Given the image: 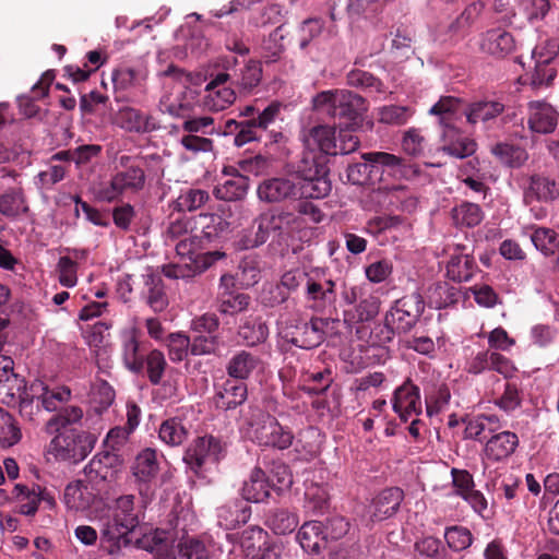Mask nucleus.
<instances>
[{"mask_svg": "<svg viewBox=\"0 0 559 559\" xmlns=\"http://www.w3.org/2000/svg\"><path fill=\"white\" fill-rule=\"evenodd\" d=\"M139 525L134 496L124 495L116 499L106 515L100 518V546L109 555L120 551L121 540Z\"/></svg>", "mask_w": 559, "mask_h": 559, "instance_id": "obj_1", "label": "nucleus"}, {"mask_svg": "<svg viewBox=\"0 0 559 559\" xmlns=\"http://www.w3.org/2000/svg\"><path fill=\"white\" fill-rule=\"evenodd\" d=\"M364 163H355L347 167V179L353 185H365L373 177L386 174L395 179L407 178L413 170L402 158L385 152H370L362 155Z\"/></svg>", "mask_w": 559, "mask_h": 559, "instance_id": "obj_2", "label": "nucleus"}, {"mask_svg": "<svg viewBox=\"0 0 559 559\" xmlns=\"http://www.w3.org/2000/svg\"><path fill=\"white\" fill-rule=\"evenodd\" d=\"M246 436L261 447H272L281 450L292 445L294 436L284 428L275 417L259 407H250L243 418Z\"/></svg>", "mask_w": 559, "mask_h": 559, "instance_id": "obj_3", "label": "nucleus"}, {"mask_svg": "<svg viewBox=\"0 0 559 559\" xmlns=\"http://www.w3.org/2000/svg\"><path fill=\"white\" fill-rule=\"evenodd\" d=\"M198 248L197 237L189 236L180 239L176 245V252L180 257V261L165 265L163 267L164 275L175 280H188L201 274L224 257V253L219 251L198 253Z\"/></svg>", "mask_w": 559, "mask_h": 559, "instance_id": "obj_4", "label": "nucleus"}, {"mask_svg": "<svg viewBox=\"0 0 559 559\" xmlns=\"http://www.w3.org/2000/svg\"><path fill=\"white\" fill-rule=\"evenodd\" d=\"M47 445V452L57 461L81 462L93 450L94 435L76 428L56 431Z\"/></svg>", "mask_w": 559, "mask_h": 559, "instance_id": "obj_5", "label": "nucleus"}, {"mask_svg": "<svg viewBox=\"0 0 559 559\" xmlns=\"http://www.w3.org/2000/svg\"><path fill=\"white\" fill-rule=\"evenodd\" d=\"M316 110L333 118H346L355 121L367 110L365 99L349 91H324L313 98Z\"/></svg>", "mask_w": 559, "mask_h": 559, "instance_id": "obj_6", "label": "nucleus"}, {"mask_svg": "<svg viewBox=\"0 0 559 559\" xmlns=\"http://www.w3.org/2000/svg\"><path fill=\"white\" fill-rule=\"evenodd\" d=\"M403 498V491L397 487L384 489L366 507L361 514V522L366 526H371L393 516L397 512Z\"/></svg>", "mask_w": 559, "mask_h": 559, "instance_id": "obj_7", "label": "nucleus"}, {"mask_svg": "<svg viewBox=\"0 0 559 559\" xmlns=\"http://www.w3.org/2000/svg\"><path fill=\"white\" fill-rule=\"evenodd\" d=\"M223 454V445L213 436L197 438L187 449L185 462L191 469L198 472L206 463H216Z\"/></svg>", "mask_w": 559, "mask_h": 559, "instance_id": "obj_8", "label": "nucleus"}, {"mask_svg": "<svg viewBox=\"0 0 559 559\" xmlns=\"http://www.w3.org/2000/svg\"><path fill=\"white\" fill-rule=\"evenodd\" d=\"M227 53L216 64L221 70L241 68L242 70H261V62L251 55L250 48L237 37H228L225 41Z\"/></svg>", "mask_w": 559, "mask_h": 559, "instance_id": "obj_9", "label": "nucleus"}, {"mask_svg": "<svg viewBox=\"0 0 559 559\" xmlns=\"http://www.w3.org/2000/svg\"><path fill=\"white\" fill-rule=\"evenodd\" d=\"M297 176L267 178L258 186V198L266 203H280L297 199Z\"/></svg>", "mask_w": 559, "mask_h": 559, "instance_id": "obj_10", "label": "nucleus"}, {"mask_svg": "<svg viewBox=\"0 0 559 559\" xmlns=\"http://www.w3.org/2000/svg\"><path fill=\"white\" fill-rule=\"evenodd\" d=\"M466 370L473 374H480L486 371H496L504 378H509L514 373L515 367L509 358L498 352L481 350L467 361Z\"/></svg>", "mask_w": 559, "mask_h": 559, "instance_id": "obj_11", "label": "nucleus"}, {"mask_svg": "<svg viewBox=\"0 0 559 559\" xmlns=\"http://www.w3.org/2000/svg\"><path fill=\"white\" fill-rule=\"evenodd\" d=\"M228 79L229 75L226 72H219L215 79L207 83L203 96V105L209 110L221 111L235 102V91L226 85Z\"/></svg>", "mask_w": 559, "mask_h": 559, "instance_id": "obj_12", "label": "nucleus"}, {"mask_svg": "<svg viewBox=\"0 0 559 559\" xmlns=\"http://www.w3.org/2000/svg\"><path fill=\"white\" fill-rule=\"evenodd\" d=\"M392 407L403 421L418 416L421 413L419 389L409 381L404 382L394 391Z\"/></svg>", "mask_w": 559, "mask_h": 559, "instance_id": "obj_13", "label": "nucleus"}, {"mask_svg": "<svg viewBox=\"0 0 559 559\" xmlns=\"http://www.w3.org/2000/svg\"><path fill=\"white\" fill-rule=\"evenodd\" d=\"M306 299L316 311H323L335 301V283L330 278L308 276L306 281Z\"/></svg>", "mask_w": 559, "mask_h": 559, "instance_id": "obj_14", "label": "nucleus"}, {"mask_svg": "<svg viewBox=\"0 0 559 559\" xmlns=\"http://www.w3.org/2000/svg\"><path fill=\"white\" fill-rule=\"evenodd\" d=\"M441 146L440 151L455 158H465L476 151V143L462 135L454 123L441 126Z\"/></svg>", "mask_w": 559, "mask_h": 559, "instance_id": "obj_15", "label": "nucleus"}, {"mask_svg": "<svg viewBox=\"0 0 559 559\" xmlns=\"http://www.w3.org/2000/svg\"><path fill=\"white\" fill-rule=\"evenodd\" d=\"M558 122V114L554 107L545 102L534 100L528 103L527 123L532 132L551 133Z\"/></svg>", "mask_w": 559, "mask_h": 559, "instance_id": "obj_16", "label": "nucleus"}, {"mask_svg": "<svg viewBox=\"0 0 559 559\" xmlns=\"http://www.w3.org/2000/svg\"><path fill=\"white\" fill-rule=\"evenodd\" d=\"M29 392L40 402L47 412H56L71 399V390L68 386L49 388L43 381L36 380L29 386Z\"/></svg>", "mask_w": 559, "mask_h": 559, "instance_id": "obj_17", "label": "nucleus"}, {"mask_svg": "<svg viewBox=\"0 0 559 559\" xmlns=\"http://www.w3.org/2000/svg\"><path fill=\"white\" fill-rule=\"evenodd\" d=\"M121 353L128 370L134 373L144 370V357L140 354V331L136 326L121 332Z\"/></svg>", "mask_w": 559, "mask_h": 559, "instance_id": "obj_18", "label": "nucleus"}, {"mask_svg": "<svg viewBox=\"0 0 559 559\" xmlns=\"http://www.w3.org/2000/svg\"><path fill=\"white\" fill-rule=\"evenodd\" d=\"M301 139L310 151H320L329 155H336L335 129L330 126L319 124L305 130Z\"/></svg>", "mask_w": 559, "mask_h": 559, "instance_id": "obj_19", "label": "nucleus"}, {"mask_svg": "<svg viewBox=\"0 0 559 559\" xmlns=\"http://www.w3.org/2000/svg\"><path fill=\"white\" fill-rule=\"evenodd\" d=\"M323 321L313 318L310 322L302 323L296 328V331L289 336L285 333L284 337L297 347L311 349L319 346L324 340Z\"/></svg>", "mask_w": 559, "mask_h": 559, "instance_id": "obj_20", "label": "nucleus"}, {"mask_svg": "<svg viewBox=\"0 0 559 559\" xmlns=\"http://www.w3.org/2000/svg\"><path fill=\"white\" fill-rule=\"evenodd\" d=\"M559 195V183L545 175L535 174L528 179L524 192V202L531 205L533 201L549 202Z\"/></svg>", "mask_w": 559, "mask_h": 559, "instance_id": "obj_21", "label": "nucleus"}, {"mask_svg": "<svg viewBox=\"0 0 559 559\" xmlns=\"http://www.w3.org/2000/svg\"><path fill=\"white\" fill-rule=\"evenodd\" d=\"M114 122L121 129L135 133L151 132L156 128L151 116L129 106H123L116 112Z\"/></svg>", "mask_w": 559, "mask_h": 559, "instance_id": "obj_22", "label": "nucleus"}, {"mask_svg": "<svg viewBox=\"0 0 559 559\" xmlns=\"http://www.w3.org/2000/svg\"><path fill=\"white\" fill-rule=\"evenodd\" d=\"M248 396L247 384L242 381L227 379L214 395L215 406L223 411L235 409L241 405Z\"/></svg>", "mask_w": 559, "mask_h": 559, "instance_id": "obj_23", "label": "nucleus"}, {"mask_svg": "<svg viewBox=\"0 0 559 559\" xmlns=\"http://www.w3.org/2000/svg\"><path fill=\"white\" fill-rule=\"evenodd\" d=\"M518 444L519 438L514 432L501 431L489 438L485 444L484 454L486 459L499 462L509 457Z\"/></svg>", "mask_w": 559, "mask_h": 559, "instance_id": "obj_24", "label": "nucleus"}, {"mask_svg": "<svg viewBox=\"0 0 559 559\" xmlns=\"http://www.w3.org/2000/svg\"><path fill=\"white\" fill-rule=\"evenodd\" d=\"M480 46L483 51L497 58H504L513 51L515 41L512 34L506 29L492 28L484 34Z\"/></svg>", "mask_w": 559, "mask_h": 559, "instance_id": "obj_25", "label": "nucleus"}, {"mask_svg": "<svg viewBox=\"0 0 559 559\" xmlns=\"http://www.w3.org/2000/svg\"><path fill=\"white\" fill-rule=\"evenodd\" d=\"M142 298L154 312H162L168 307V296L159 275L148 273L144 275Z\"/></svg>", "mask_w": 559, "mask_h": 559, "instance_id": "obj_26", "label": "nucleus"}, {"mask_svg": "<svg viewBox=\"0 0 559 559\" xmlns=\"http://www.w3.org/2000/svg\"><path fill=\"white\" fill-rule=\"evenodd\" d=\"M403 192L404 187L401 185L379 187L365 197V207L369 211H380L396 206Z\"/></svg>", "mask_w": 559, "mask_h": 559, "instance_id": "obj_27", "label": "nucleus"}, {"mask_svg": "<svg viewBox=\"0 0 559 559\" xmlns=\"http://www.w3.org/2000/svg\"><path fill=\"white\" fill-rule=\"evenodd\" d=\"M95 495L91 486L82 480L70 483L63 493V502L68 510L84 511L94 502Z\"/></svg>", "mask_w": 559, "mask_h": 559, "instance_id": "obj_28", "label": "nucleus"}, {"mask_svg": "<svg viewBox=\"0 0 559 559\" xmlns=\"http://www.w3.org/2000/svg\"><path fill=\"white\" fill-rule=\"evenodd\" d=\"M379 297L368 294L359 302L344 311V321L352 325L373 320L380 310Z\"/></svg>", "mask_w": 559, "mask_h": 559, "instance_id": "obj_29", "label": "nucleus"}, {"mask_svg": "<svg viewBox=\"0 0 559 559\" xmlns=\"http://www.w3.org/2000/svg\"><path fill=\"white\" fill-rule=\"evenodd\" d=\"M273 236H282L284 234L298 230L302 227V219L296 213L284 210H269L263 212Z\"/></svg>", "mask_w": 559, "mask_h": 559, "instance_id": "obj_30", "label": "nucleus"}, {"mask_svg": "<svg viewBox=\"0 0 559 559\" xmlns=\"http://www.w3.org/2000/svg\"><path fill=\"white\" fill-rule=\"evenodd\" d=\"M297 540L306 552L319 554L325 547L322 524L317 521L304 523L298 531Z\"/></svg>", "mask_w": 559, "mask_h": 559, "instance_id": "obj_31", "label": "nucleus"}, {"mask_svg": "<svg viewBox=\"0 0 559 559\" xmlns=\"http://www.w3.org/2000/svg\"><path fill=\"white\" fill-rule=\"evenodd\" d=\"M27 212V201L21 188H9L0 193V215L15 219Z\"/></svg>", "mask_w": 559, "mask_h": 559, "instance_id": "obj_32", "label": "nucleus"}, {"mask_svg": "<svg viewBox=\"0 0 559 559\" xmlns=\"http://www.w3.org/2000/svg\"><path fill=\"white\" fill-rule=\"evenodd\" d=\"M121 461L116 453L106 451L96 454L88 463L90 474L102 480H111L120 469Z\"/></svg>", "mask_w": 559, "mask_h": 559, "instance_id": "obj_33", "label": "nucleus"}, {"mask_svg": "<svg viewBox=\"0 0 559 559\" xmlns=\"http://www.w3.org/2000/svg\"><path fill=\"white\" fill-rule=\"evenodd\" d=\"M250 518V509L242 500H236L221 507L217 511L218 524L225 530H234Z\"/></svg>", "mask_w": 559, "mask_h": 559, "instance_id": "obj_34", "label": "nucleus"}, {"mask_svg": "<svg viewBox=\"0 0 559 559\" xmlns=\"http://www.w3.org/2000/svg\"><path fill=\"white\" fill-rule=\"evenodd\" d=\"M258 356L247 352L239 350L227 362L226 371L231 380H245L259 366Z\"/></svg>", "mask_w": 559, "mask_h": 559, "instance_id": "obj_35", "label": "nucleus"}, {"mask_svg": "<svg viewBox=\"0 0 559 559\" xmlns=\"http://www.w3.org/2000/svg\"><path fill=\"white\" fill-rule=\"evenodd\" d=\"M83 415L80 406L63 407L46 421L44 430L47 435H53L56 431L74 428L73 426L83 419Z\"/></svg>", "mask_w": 559, "mask_h": 559, "instance_id": "obj_36", "label": "nucleus"}, {"mask_svg": "<svg viewBox=\"0 0 559 559\" xmlns=\"http://www.w3.org/2000/svg\"><path fill=\"white\" fill-rule=\"evenodd\" d=\"M481 207L472 202H461L451 210V218L456 227L473 228L484 219Z\"/></svg>", "mask_w": 559, "mask_h": 559, "instance_id": "obj_37", "label": "nucleus"}, {"mask_svg": "<svg viewBox=\"0 0 559 559\" xmlns=\"http://www.w3.org/2000/svg\"><path fill=\"white\" fill-rule=\"evenodd\" d=\"M271 485L265 478V474L261 468H254L245 481L242 487V496L247 501L262 502L270 495Z\"/></svg>", "mask_w": 559, "mask_h": 559, "instance_id": "obj_38", "label": "nucleus"}, {"mask_svg": "<svg viewBox=\"0 0 559 559\" xmlns=\"http://www.w3.org/2000/svg\"><path fill=\"white\" fill-rule=\"evenodd\" d=\"M406 306L407 302L405 300H399L385 314V326L392 332H407L415 324L416 314L409 312Z\"/></svg>", "mask_w": 559, "mask_h": 559, "instance_id": "obj_39", "label": "nucleus"}, {"mask_svg": "<svg viewBox=\"0 0 559 559\" xmlns=\"http://www.w3.org/2000/svg\"><path fill=\"white\" fill-rule=\"evenodd\" d=\"M157 472L156 451L150 448L141 451L132 466V474L135 479L140 483H148L157 475Z\"/></svg>", "mask_w": 559, "mask_h": 559, "instance_id": "obj_40", "label": "nucleus"}, {"mask_svg": "<svg viewBox=\"0 0 559 559\" xmlns=\"http://www.w3.org/2000/svg\"><path fill=\"white\" fill-rule=\"evenodd\" d=\"M504 109L503 104L495 100L476 102L465 111L468 123L489 122L497 118Z\"/></svg>", "mask_w": 559, "mask_h": 559, "instance_id": "obj_41", "label": "nucleus"}, {"mask_svg": "<svg viewBox=\"0 0 559 559\" xmlns=\"http://www.w3.org/2000/svg\"><path fill=\"white\" fill-rule=\"evenodd\" d=\"M239 543L247 558H257L258 554L269 543L267 533L260 527H248L242 531Z\"/></svg>", "mask_w": 559, "mask_h": 559, "instance_id": "obj_42", "label": "nucleus"}, {"mask_svg": "<svg viewBox=\"0 0 559 559\" xmlns=\"http://www.w3.org/2000/svg\"><path fill=\"white\" fill-rule=\"evenodd\" d=\"M297 199H320L329 194L331 191V183L324 177H297Z\"/></svg>", "mask_w": 559, "mask_h": 559, "instance_id": "obj_43", "label": "nucleus"}, {"mask_svg": "<svg viewBox=\"0 0 559 559\" xmlns=\"http://www.w3.org/2000/svg\"><path fill=\"white\" fill-rule=\"evenodd\" d=\"M159 439L171 447H177L183 443L188 437V429L182 419L171 417L160 424L158 430Z\"/></svg>", "mask_w": 559, "mask_h": 559, "instance_id": "obj_44", "label": "nucleus"}, {"mask_svg": "<svg viewBox=\"0 0 559 559\" xmlns=\"http://www.w3.org/2000/svg\"><path fill=\"white\" fill-rule=\"evenodd\" d=\"M248 178L241 175L234 176L218 185L214 189L217 199L225 201H236L247 194Z\"/></svg>", "mask_w": 559, "mask_h": 559, "instance_id": "obj_45", "label": "nucleus"}, {"mask_svg": "<svg viewBox=\"0 0 559 559\" xmlns=\"http://www.w3.org/2000/svg\"><path fill=\"white\" fill-rule=\"evenodd\" d=\"M474 273V260L468 254H453L447 264V276L454 282H466Z\"/></svg>", "mask_w": 559, "mask_h": 559, "instance_id": "obj_46", "label": "nucleus"}, {"mask_svg": "<svg viewBox=\"0 0 559 559\" xmlns=\"http://www.w3.org/2000/svg\"><path fill=\"white\" fill-rule=\"evenodd\" d=\"M238 334L248 346H254L267 338L269 329L261 319L248 318L240 325Z\"/></svg>", "mask_w": 559, "mask_h": 559, "instance_id": "obj_47", "label": "nucleus"}, {"mask_svg": "<svg viewBox=\"0 0 559 559\" xmlns=\"http://www.w3.org/2000/svg\"><path fill=\"white\" fill-rule=\"evenodd\" d=\"M39 485L32 487L16 484L14 486V497L20 502V513L24 515H34L39 504Z\"/></svg>", "mask_w": 559, "mask_h": 559, "instance_id": "obj_48", "label": "nucleus"}, {"mask_svg": "<svg viewBox=\"0 0 559 559\" xmlns=\"http://www.w3.org/2000/svg\"><path fill=\"white\" fill-rule=\"evenodd\" d=\"M530 238L535 248L545 255H551L559 249V235L551 228L536 227Z\"/></svg>", "mask_w": 559, "mask_h": 559, "instance_id": "obj_49", "label": "nucleus"}, {"mask_svg": "<svg viewBox=\"0 0 559 559\" xmlns=\"http://www.w3.org/2000/svg\"><path fill=\"white\" fill-rule=\"evenodd\" d=\"M267 526L278 535L292 533L298 525L296 514L285 509H276L267 515Z\"/></svg>", "mask_w": 559, "mask_h": 559, "instance_id": "obj_50", "label": "nucleus"}, {"mask_svg": "<svg viewBox=\"0 0 559 559\" xmlns=\"http://www.w3.org/2000/svg\"><path fill=\"white\" fill-rule=\"evenodd\" d=\"M166 368L167 361L162 350L155 348L145 356L144 369L152 384L158 385L162 382Z\"/></svg>", "mask_w": 559, "mask_h": 559, "instance_id": "obj_51", "label": "nucleus"}, {"mask_svg": "<svg viewBox=\"0 0 559 559\" xmlns=\"http://www.w3.org/2000/svg\"><path fill=\"white\" fill-rule=\"evenodd\" d=\"M173 537L164 530H155L140 540L141 547L155 556L173 547Z\"/></svg>", "mask_w": 559, "mask_h": 559, "instance_id": "obj_52", "label": "nucleus"}, {"mask_svg": "<svg viewBox=\"0 0 559 559\" xmlns=\"http://www.w3.org/2000/svg\"><path fill=\"white\" fill-rule=\"evenodd\" d=\"M115 176L124 193L138 192L143 189L145 183L144 170L136 166H130L124 170L118 171Z\"/></svg>", "mask_w": 559, "mask_h": 559, "instance_id": "obj_53", "label": "nucleus"}, {"mask_svg": "<svg viewBox=\"0 0 559 559\" xmlns=\"http://www.w3.org/2000/svg\"><path fill=\"white\" fill-rule=\"evenodd\" d=\"M491 152L506 165L519 167L527 159L525 150L507 143H498Z\"/></svg>", "mask_w": 559, "mask_h": 559, "instance_id": "obj_54", "label": "nucleus"}, {"mask_svg": "<svg viewBox=\"0 0 559 559\" xmlns=\"http://www.w3.org/2000/svg\"><path fill=\"white\" fill-rule=\"evenodd\" d=\"M169 359L173 362H180L190 353V338L181 332L170 333L166 338Z\"/></svg>", "mask_w": 559, "mask_h": 559, "instance_id": "obj_55", "label": "nucleus"}, {"mask_svg": "<svg viewBox=\"0 0 559 559\" xmlns=\"http://www.w3.org/2000/svg\"><path fill=\"white\" fill-rule=\"evenodd\" d=\"M412 110L406 106L389 105L378 108L377 119L381 123L401 126L412 117Z\"/></svg>", "mask_w": 559, "mask_h": 559, "instance_id": "obj_56", "label": "nucleus"}, {"mask_svg": "<svg viewBox=\"0 0 559 559\" xmlns=\"http://www.w3.org/2000/svg\"><path fill=\"white\" fill-rule=\"evenodd\" d=\"M231 124H235L238 128V132L234 139V143L238 147H241L249 142L260 141L262 139V135L259 133L261 130L258 128L253 118L241 122H237L235 120L227 122L228 127Z\"/></svg>", "mask_w": 559, "mask_h": 559, "instance_id": "obj_57", "label": "nucleus"}, {"mask_svg": "<svg viewBox=\"0 0 559 559\" xmlns=\"http://www.w3.org/2000/svg\"><path fill=\"white\" fill-rule=\"evenodd\" d=\"M459 104L457 98L444 96L429 109V114L439 117L440 126L451 124L454 122L453 116L459 108Z\"/></svg>", "mask_w": 559, "mask_h": 559, "instance_id": "obj_58", "label": "nucleus"}, {"mask_svg": "<svg viewBox=\"0 0 559 559\" xmlns=\"http://www.w3.org/2000/svg\"><path fill=\"white\" fill-rule=\"evenodd\" d=\"M210 199L209 193L202 189H189L177 199L179 211L192 212L203 206Z\"/></svg>", "mask_w": 559, "mask_h": 559, "instance_id": "obj_59", "label": "nucleus"}, {"mask_svg": "<svg viewBox=\"0 0 559 559\" xmlns=\"http://www.w3.org/2000/svg\"><path fill=\"white\" fill-rule=\"evenodd\" d=\"M306 508L313 513H322L328 508L329 495L324 487L312 484L307 487Z\"/></svg>", "mask_w": 559, "mask_h": 559, "instance_id": "obj_60", "label": "nucleus"}, {"mask_svg": "<svg viewBox=\"0 0 559 559\" xmlns=\"http://www.w3.org/2000/svg\"><path fill=\"white\" fill-rule=\"evenodd\" d=\"M249 296L246 294L222 293L218 311L223 314H235L247 309Z\"/></svg>", "mask_w": 559, "mask_h": 559, "instance_id": "obj_61", "label": "nucleus"}, {"mask_svg": "<svg viewBox=\"0 0 559 559\" xmlns=\"http://www.w3.org/2000/svg\"><path fill=\"white\" fill-rule=\"evenodd\" d=\"M59 283L67 288L78 283V263L69 257H61L56 266Z\"/></svg>", "mask_w": 559, "mask_h": 559, "instance_id": "obj_62", "label": "nucleus"}, {"mask_svg": "<svg viewBox=\"0 0 559 559\" xmlns=\"http://www.w3.org/2000/svg\"><path fill=\"white\" fill-rule=\"evenodd\" d=\"M253 236L248 237L245 241L246 248H255L267 241V239L273 236V233L270 228V225L264 217V214L261 213L253 222L252 225Z\"/></svg>", "mask_w": 559, "mask_h": 559, "instance_id": "obj_63", "label": "nucleus"}, {"mask_svg": "<svg viewBox=\"0 0 559 559\" xmlns=\"http://www.w3.org/2000/svg\"><path fill=\"white\" fill-rule=\"evenodd\" d=\"M179 555L185 559H209L210 552L205 544L199 539L190 538L178 545Z\"/></svg>", "mask_w": 559, "mask_h": 559, "instance_id": "obj_64", "label": "nucleus"}]
</instances>
